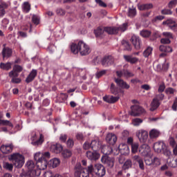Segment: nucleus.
I'll use <instances>...</instances> for the list:
<instances>
[{
    "mask_svg": "<svg viewBox=\"0 0 177 177\" xmlns=\"http://www.w3.org/2000/svg\"><path fill=\"white\" fill-rule=\"evenodd\" d=\"M3 48L1 52L3 59H9V57H12V55H13V50L12 48L6 47V44H3Z\"/></svg>",
    "mask_w": 177,
    "mask_h": 177,
    "instance_id": "9",
    "label": "nucleus"
},
{
    "mask_svg": "<svg viewBox=\"0 0 177 177\" xmlns=\"http://www.w3.org/2000/svg\"><path fill=\"white\" fill-rule=\"evenodd\" d=\"M131 42L133 45L135 49L136 50H139L140 49V45H142V41L140 38L136 35H133L131 38Z\"/></svg>",
    "mask_w": 177,
    "mask_h": 177,
    "instance_id": "12",
    "label": "nucleus"
},
{
    "mask_svg": "<svg viewBox=\"0 0 177 177\" xmlns=\"http://www.w3.org/2000/svg\"><path fill=\"white\" fill-rule=\"evenodd\" d=\"M131 112L130 113V115H132V117H139V115H142V114L146 113L145 109L139 105H134L131 106Z\"/></svg>",
    "mask_w": 177,
    "mask_h": 177,
    "instance_id": "4",
    "label": "nucleus"
},
{
    "mask_svg": "<svg viewBox=\"0 0 177 177\" xmlns=\"http://www.w3.org/2000/svg\"><path fill=\"white\" fill-rule=\"evenodd\" d=\"M118 150L122 156L129 154V147L127 144H120L118 147Z\"/></svg>",
    "mask_w": 177,
    "mask_h": 177,
    "instance_id": "17",
    "label": "nucleus"
},
{
    "mask_svg": "<svg viewBox=\"0 0 177 177\" xmlns=\"http://www.w3.org/2000/svg\"><path fill=\"white\" fill-rule=\"evenodd\" d=\"M48 165L50 168H57L59 165H60V159L57 158H55L53 159H51L48 162Z\"/></svg>",
    "mask_w": 177,
    "mask_h": 177,
    "instance_id": "22",
    "label": "nucleus"
},
{
    "mask_svg": "<svg viewBox=\"0 0 177 177\" xmlns=\"http://www.w3.org/2000/svg\"><path fill=\"white\" fill-rule=\"evenodd\" d=\"M134 76L135 75L133 73H131L128 70L124 69V77L125 78H132V77H134Z\"/></svg>",
    "mask_w": 177,
    "mask_h": 177,
    "instance_id": "46",
    "label": "nucleus"
},
{
    "mask_svg": "<svg viewBox=\"0 0 177 177\" xmlns=\"http://www.w3.org/2000/svg\"><path fill=\"white\" fill-rule=\"evenodd\" d=\"M122 45L124 46L125 50H132V47H131V44L128 41L123 40Z\"/></svg>",
    "mask_w": 177,
    "mask_h": 177,
    "instance_id": "40",
    "label": "nucleus"
},
{
    "mask_svg": "<svg viewBox=\"0 0 177 177\" xmlns=\"http://www.w3.org/2000/svg\"><path fill=\"white\" fill-rule=\"evenodd\" d=\"M26 167L28 169L27 171H30V172L38 170L35 169V163L32 160H28L26 163Z\"/></svg>",
    "mask_w": 177,
    "mask_h": 177,
    "instance_id": "25",
    "label": "nucleus"
},
{
    "mask_svg": "<svg viewBox=\"0 0 177 177\" xmlns=\"http://www.w3.org/2000/svg\"><path fill=\"white\" fill-rule=\"evenodd\" d=\"M160 104H161V103H160V102L158 100L153 98L151 103L150 111H154V110H157V109H158V107H160Z\"/></svg>",
    "mask_w": 177,
    "mask_h": 177,
    "instance_id": "28",
    "label": "nucleus"
},
{
    "mask_svg": "<svg viewBox=\"0 0 177 177\" xmlns=\"http://www.w3.org/2000/svg\"><path fill=\"white\" fill-rule=\"evenodd\" d=\"M8 76L10 77V78L12 79L19 77V73L14 71V69L12 68V70L9 72Z\"/></svg>",
    "mask_w": 177,
    "mask_h": 177,
    "instance_id": "51",
    "label": "nucleus"
},
{
    "mask_svg": "<svg viewBox=\"0 0 177 177\" xmlns=\"http://www.w3.org/2000/svg\"><path fill=\"white\" fill-rule=\"evenodd\" d=\"M37 70L32 69V71L28 75V76L26 77V82L27 84H30V82H32V81H34V80L37 77Z\"/></svg>",
    "mask_w": 177,
    "mask_h": 177,
    "instance_id": "21",
    "label": "nucleus"
},
{
    "mask_svg": "<svg viewBox=\"0 0 177 177\" xmlns=\"http://www.w3.org/2000/svg\"><path fill=\"white\" fill-rule=\"evenodd\" d=\"M165 92L166 95H174V93H175V92H176V90L172 87H169L165 90Z\"/></svg>",
    "mask_w": 177,
    "mask_h": 177,
    "instance_id": "49",
    "label": "nucleus"
},
{
    "mask_svg": "<svg viewBox=\"0 0 177 177\" xmlns=\"http://www.w3.org/2000/svg\"><path fill=\"white\" fill-rule=\"evenodd\" d=\"M176 5H177V0H171L168 3V6L169 8H172L174 6H176Z\"/></svg>",
    "mask_w": 177,
    "mask_h": 177,
    "instance_id": "63",
    "label": "nucleus"
},
{
    "mask_svg": "<svg viewBox=\"0 0 177 177\" xmlns=\"http://www.w3.org/2000/svg\"><path fill=\"white\" fill-rule=\"evenodd\" d=\"M83 149L84 150H89V149H92L91 142L86 141L84 142V144L83 145Z\"/></svg>",
    "mask_w": 177,
    "mask_h": 177,
    "instance_id": "61",
    "label": "nucleus"
},
{
    "mask_svg": "<svg viewBox=\"0 0 177 177\" xmlns=\"http://www.w3.org/2000/svg\"><path fill=\"white\" fill-rule=\"evenodd\" d=\"M14 147L13 144L3 145L1 146L0 150L3 154H9L13 151Z\"/></svg>",
    "mask_w": 177,
    "mask_h": 177,
    "instance_id": "14",
    "label": "nucleus"
},
{
    "mask_svg": "<svg viewBox=\"0 0 177 177\" xmlns=\"http://www.w3.org/2000/svg\"><path fill=\"white\" fill-rule=\"evenodd\" d=\"M10 161L12 162V165L15 168H21L24 165V156L19 153H14L10 156Z\"/></svg>",
    "mask_w": 177,
    "mask_h": 177,
    "instance_id": "3",
    "label": "nucleus"
},
{
    "mask_svg": "<svg viewBox=\"0 0 177 177\" xmlns=\"http://www.w3.org/2000/svg\"><path fill=\"white\" fill-rule=\"evenodd\" d=\"M165 143L162 141H158L153 144V150L156 153H162V150H165Z\"/></svg>",
    "mask_w": 177,
    "mask_h": 177,
    "instance_id": "11",
    "label": "nucleus"
},
{
    "mask_svg": "<svg viewBox=\"0 0 177 177\" xmlns=\"http://www.w3.org/2000/svg\"><path fill=\"white\" fill-rule=\"evenodd\" d=\"M9 7V4H8L5 1H0V17H3L5 16V14L6 13V11H5V9H8Z\"/></svg>",
    "mask_w": 177,
    "mask_h": 177,
    "instance_id": "19",
    "label": "nucleus"
},
{
    "mask_svg": "<svg viewBox=\"0 0 177 177\" xmlns=\"http://www.w3.org/2000/svg\"><path fill=\"white\" fill-rule=\"evenodd\" d=\"M165 91V83L164 82H162L158 87V93H162Z\"/></svg>",
    "mask_w": 177,
    "mask_h": 177,
    "instance_id": "52",
    "label": "nucleus"
},
{
    "mask_svg": "<svg viewBox=\"0 0 177 177\" xmlns=\"http://www.w3.org/2000/svg\"><path fill=\"white\" fill-rule=\"evenodd\" d=\"M101 161L102 164H105V165H107L109 168H113L114 167L115 160L114 158H111L108 156H103L101 158Z\"/></svg>",
    "mask_w": 177,
    "mask_h": 177,
    "instance_id": "6",
    "label": "nucleus"
},
{
    "mask_svg": "<svg viewBox=\"0 0 177 177\" xmlns=\"http://www.w3.org/2000/svg\"><path fill=\"white\" fill-rule=\"evenodd\" d=\"M106 140L109 145H114L117 142V136L113 133H109L106 135Z\"/></svg>",
    "mask_w": 177,
    "mask_h": 177,
    "instance_id": "16",
    "label": "nucleus"
},
{
    "mask_svg": "<svg viewBox=\"0 0 177 177\" xmlns=\"http://www.w3.org/2000/svg\"><path fill=\"white\" fill-rule=\"evenodd\" d=\"M95 172L97 176L103 177L106 175V169L102 164H95Z\"/></svg>",
    "mask_w": 177,
    "mask_h": 177,
    "instance_id": "8",
    "label": "nucleus"
},
{
    "mask_svg": "<svg viewBox=\"0 0 177 177\" xmlns=\"http://www.w3.org/2000/svg\"><path fill=\"white\" fill-rule=\"evenodd\" d=\"M164 97H165V95L162 94V93H159L158 94L156 95L154 99L158 100V102H161Z\"/></svg>",
    "mask_w": 177,
    "mask_h": 177,
    "instance_id": "50",
    "label": "nucleus"
},
{
    "mask_svg": "<svg viewBox=\"0 0 177 177\" xmlns=\"http://www.w3.org/2000/svg\"><path fill=\"white\" fill-rule=\"evenodd\" d=\"M12 69L19 74V73H21V71H23V66L20 65H15Z\"/></svg>",
    "mask_w": 177,
    "mask_h": 177,
    "instance_id": "57",
    "label": "nucleus"
},
{
    "mask_svg": "<svg viewBox=\"0 0 177 177\" xmlns=\"http://www.w3.org/2000/svg\"><path fill=\"white\" fill-rule=\"evenodd\" d=\"M44 177H62L60 174H53L50 171H48L44 173Z\"/></svg>",
    "mask_w": 177,
    "mask_h": 177,
    "instance_id": "43",
    "label": "nucleus"
},
{
    "mask_svg": "<svg viewBox=\"0 0 177 177\" xmlns=\"http://www.w3.org/2000/svg\"><path fill=\"white\" fill-rule=\"evenodd\" d=\"M44 143V135L40 134L39 138L37 141L32 142L33 146H41Z\"/></svg>",
    "mask_w": 177,
    "mask_h": 177,
    "instance_id": "37",
    "label": "nucleus"
},
{
    "mask_svg": "<svg viewBox=\"0 0 177 177\" xmlns=\"http://www.w3.org/2000/svg\"><path fill=\"white\" fill-rule=\"evenodd\" d=\"M66 146L69 148L73 147L74 146V140L71 138H68V140L66 141Z\"/></svg>",
    "mask_w": 177,
    "mask_h": 177,
    "instance_id": "62",
    "label": "nucleus"
},
{
    "mask_svg": "<svg viewBox=\"0 0 177 177\" xmlns=\"http://www.w3.org/2000/svg\"><path fill=\"white\" fill-rule=\"evenodd\" d=\"M59 140L62 143H66V141L67 140V135L64 133L60 134Z\"/></svg>",
    "mask_w": 177,
    "mask_h": 177,
    "instance_id": "58",
    "label": "nucleus"
},
{
    "mask_svg": "<svg viewBox=\"0 0 177 177\" xmlns=\"http://www.w3.org/2000/svg\"><path fill=\"white\" fill-rule=\"evenodd\" d=\"M71 50L74 55H78L79 52L81 56H88L92 52L89 45L83 41H80L77 44L73 43L71 45Z\"/></svg>",
    "mask_w": 177,
    "mask_h": 177,
    "instance_id": "1",
    "label": "nucleus"
},
{
    "mask_svg": "<svg viewBox=\"0 0 177 177\" xmlns=\"http://www.w3.org/2000/svg\"><path fill=\"white\" fill-rule=\"evenodd\" d=\"M75 177H89L81 163H77L75 166Z\"/></svg>",
    "mask_w": 177,
    "mask_h": 177,
    "instance_id": "5",
    "label": "nucleus"
},
{
    "mask_svg": "<svg viewBox=\"0 0 177 177\" xmlns=\"http://www.w3.org/2000/svg\"><path fill=\"white\" fill-rule=\"evenodd\" d=\"M101 64L104 67H110V66L114 64V57L111 55L104 57L101 61Z\"/></svg>",
    "mask_w": 177,
    "mask_h": 177,
    "instance_id": "7",
    "label": "nucleus"
},
{
    "mask_svg": "<svg viewBox=\"0 0 177 177\" xmlns=\"http://www.w3.org/2000/svg\"><path fill=\"white\" fill-rule=\"evenodd\" d=\"M51 150L57 154L63 151V147L60 144H54L51 145Z\"/></svg>",
    "mask_w": 177,
    "mask_h": 177,
    "instance_id": "27",
    "label": "nucleus"
},
{
    "mask_svg": "<svg viewBox=\"0 0 177 177\" xmlns=\"http://www.w3.org/2000/svg\"><path fill=\"white\" fill-rule=\"evenodd\" d=\"M163 24H166L171 30H174L175 28H177V24H175V21H174L171 19H169V20L166 21L165 22H163Z\"/></svg>",
    "mask_w": 177,
    "mask_h": 177,
    "instance_id": "33",
    "label": "nucleus"
},
{
    "mask_svg": "<svg viewBox=\"0 0 177 177\" xmlns=\"http://www.w3.org/2000/svg\"><path fill=\"white\" fill-rule=\"evenodd\" d=\"M85 169L86 171V174H88V176H89V175H91L93 171H95V167H93V165H89Z\"/></svg>",
    "mask_w": 177,
    "mask_h": 177,
    "instance_id": "47",
    "label": "nucleus"
},
{
    "mask_svg": "<svg viewBox=\"0 0 177 177\" xmlns=\"http://www.w3.org/2000/svg\"><path fill=\"white\" fill-rule=\"evenodd\" d=\"M31 174L32 171H23L19 174V177H31Z\"/></svg>",
    "mask_w": 177,
    "mask_h": 177,
    "instance_id": "55",
    "label": "nucleus"
},
{
    "mask_svg": "<svg viewBox=\"0 0 177 177\" xmlns=\"http://www.w3.org/2000/svg\"><path fill=\"white\" fill-rule=\"evenodd\" d=\"M123 57L126 62L131 63V64H135L139 62V59H138V57H133L131 55H124Z\"/></svg>",
    "mask_w": 177,
    "mask_h": 177,
    "instance_id": "24",
    "label": "nucleus"
},
{
    "mask_svg": "<svg viewBox=\"0 0 177 177\" xmlns=\"http://www.w3.org/2000/svg\"><path fill=\"white\" fill-rule=\"evenodd\" d=\"M152 52H153V48L149 46L147 48L146 50H144L143 56L145 57H149V56L151 55Z\"/></svg>",
    "mask_w": 177,
    "mask_h": 177,
    "instance_id": "38",
    "label": "nucleus"
},
{
    "mask_svg": "<svg viewBox=\"0 0 177 177\" xmlns=\"http://www.w3.org/2000/svg\"><path fill=\"white\" fill-rule=\"evenodd\" d=\"M127 16L129 17H135L136 16V8L133 6L129 8Z\"/></svg>",
    "mask_w": 177,
    "mask_h": 177,
    "instance_id": "34",
    "label": "nucleus"
},
{
    "mask_svg": "<svg viewBox=\"0 0 177 177\" xmlns=\"http://www.w3.org/2000/svg\"><path fill=\"white\" fill-rule=\"evenodd\" d=\"M162 35L165 37V38H167L169 39H171L172 38H174V37L172 36V33L169 32H165L162 33Z\"/></svg>",
    "mask_w": 177,
    "mask_h": 177,
    "instance_id": "64",
    "label": "nucleus"
},
{
    "mask_svg": "<svg viewBox=\"0 0 177 177\" xmlns=\"http://www.w3.org/2000/svg\"><path fill=\"white\" fill-rule=\"evenodd\" d=\"M30 10L31 6L30 5V3H28V2H25L23 5L24 12H25L26 13H28V12H30Z\"/></svg>",
    "mask_w": 177,
    "mask_h": 177,
    "instance_id": "41",
    "label": "nucleus"
},
{
    "mask_svg": "<svg viewBox=\"0 0 177 177\" xmlns=\"http://www.w3.org/2000/svg\"><path fill=\"white\" fill-rule=\"evenodd\" d=\"M133 160L138 163L139 168L141 169L142 171H145V163L140 156L136 155L133 157Z\"/></svg>",
    "mask_w": 177,
    "mask_h": 177,
    "instance_id": "20",
    "label": "nucleus"
},
{
    "mask_svg": "<svg viewBox=\"0 0 177 177\" xmlns=\"http://www.w3.org/2000/svg\"><path fill=\"white\" fill-rule=\"evenodd\" d=\"M86 156L87 158L90 160V161H96L99 160V158H100V155L97 152H96V151H88L86 153Z\"/></svg>",
    "mask_w": 177,
    "mask_h": 177,
    "instance_id": "13",
    "label": "nucleus"
},
{
    "mask_svg": "<svg viewBox=\"0 0 177 177\" xmlns=\"http://www.w3.org/2000/svg\"><path fill=\"white\" fill-rule=\"evenodd\" d=\"M140 35L143 37V38H149V35H151V32L147 30H143L140 32Z\"/></svg>",
    "mask_w": 177,
    "mask_h": 177,
    "instance_id": "44",
    "label": "nucleus"
},
{
    "mask_svg": "<svg viewBox=\"0 0 177 177\" xmlns=\"http://www.w3.org/2000/svg\"><path fill=\"white\" fill-rule=\"evenodd\" d=\"M159 50H160V52H164L165 53H169L172 52V48L169 46H165L164 45H161L159 47Z\"/></svg>",
    "mask_w": 177,
    "mask_h": 177,
    "instance_id": "36",
    "label": "nucleus"
},
{
    "mask_svg": "<svg viewBox=\"0 0 177 177\" xmlns=\"http://www.w3.org/2000/svg\"><path fill=\"white\" fill-rule=\"evenodd\" d=\"M34 158H35V161H37V162H38L41 160H44V158L42 157V153H41V152L36 153L35 154Z\"/></svg>",
    "mask_w": 177,
    "mask_h": 177,
    "instance_id": "53",
    "label": "nucleus"
},
{
    "mask_svg": "<svg viewBox=\"0 0 177 177\" xmlns=\"http://www.w3.org/2000/svg\"><path fill=\"white\" fill-rule=\"evenodd\" d=\"M137 136L141 143H145L149 138V133L147 131L141 130L138 132Z\"/></svg>",
    "mask_w": 177,
    "mask_h": 177,
    "instance_id": "15",
    "label": "nucleus"
},
{
    "mask_svg": "<svg viewBox=\"0 0 177 177\" xmlns=\"http://www.w3.org/2000/svg\"><path fill=\"white\" fill-rule=\"evenodd\" d=\"M152 3L138 4V8L139 10H149V9H152Z\"/></svg>",
    "mask_w": 177,
    "mask_h": 177,
    "instance_id": "29",
    "label": "nucleus"
},
{
    "mask_svg": "<svg viewBox=\"0 0 177 177\" xmlns=\"http://www.w3.org/2000/svg\"><path fill=\"white\" fill-rule=\"evenodd\" d=\"M110 91L111 93H113V95H118V93L121 92V89L115 86V84H114L113 83H111V84Z\"/></svg>",
    "mask_w": 177,
    "mask_h": 177,
    "instance_id": "31",
    "label": "nucleus"
},
{
    "mask_svg": "<svg viewBox=\"0 0 177 177\" xmlns=\"http://www.w3.org/2000/svg\"><path fill=\"white\" fill-rule=\"evenodd\" d=\"M37 165L40 169H46V167H48V161L45 158H43V159L37 162Z\"/></svg>",
    "mask_w": 177,
    "mask_h": 177,
    "instance_id": "26",
    "label": "nucleus"
},
{
    "mask_svg": "<svg viewBox=\"0 0 177 177\" xmlns=\"http://www.w3.org/2000/svg\"><path fill=\"white\" fill-rule=\"evenodd\" d=\"M41 175V170L32 171L30 177H39Z\"/></svg>",
    "mask_w": 177,
    "mask_h": 177,
    "instance_id": "60",
    "label": "nucleus"
},
{
    "mask_svg": "<svg viewBox=\"0 0 177 177\" xmlns=\"http://www.w3.org/2000/svg\"><path fill=\"white\" fill-rule=\"evenodd\" d=\"M62 157H64V158H68V157H71L73 153L71 152L70 150L66 149L62 151Z\"/></svg>",
    "mask_w": 177,
    "mask_h": 177,
    "instance_id": "45",
    "label": "nucleus"
},
{
    "mask_svg": "<svg viewBox=\"0 0 177 177\" xmlns=\"http://www.w3.org/2000/svg\"><path fill=\"white\" fill-rule=\"evenodd\" d=\"M107 73V70H102L101 71H97L95 73L96 78H100V77H103V75H106Z\"/></svg>",
    "mask_w": 177,
    "mask_h": 177,
    "instance_id": "54",
    "label": "nucleus"
},
{
    "mask_svg": "<svg viewBox=\"0 0 177 177\" xmlns=\"http://www.w3.org/2000/svg\"><path fill=\"white\" fill-rule=\"evenodd\" d=\"M149 135L150 139H157L161 135V132H160V130L153 129L149 131Z\"/></svg>",
    "mask_w": 177,
    "mask_h": 177,
    "instance_id": "23",
    "label": "nucleus"
},
{
    "mask_svg": "<svg viewBox=\"0 0 177 177\" xmlns=\"http://www.w3.org/2000/svg\"><path fill=\"white\" fill-rule=\"evenodd\" d=\"M56 13L58 16H64V15H66V11L62 8H57Z\"/></svg>",
    "mask_w": 177,
    "mask_h": 177,
    "instance_id": "59",
    "label": "nucleus"
},
{
    "mask_svg": "<svg viewBox=\"0 0 177 177\" xmlns=\"http://www.w3.org/2000/svg\"><path fill=\"white\" fill-rule=\"evenodd\" d=\"M0 125H6L10 127V128H13V124L9 120H0Z\"/></svg>",
    "mask_w": 177,
    "mask_h": 177,
    "instance_id": "48",
    "label": "nucleus"
},
{
    "mask_svg": "<svg viewBox=\"0 0 177 177\" xmlns=\"http://www.w3.org/2000/svg\"><path fill=\"white\" fill-rule=\"evenodd\" d=\"M127 27H128V24L125 23L120 27H106L104 29L102 28H97V29L94 30V32L95 37H102V35L104 34V31L110 35L118 34V31H121L122 32L126 31Z\"/></svg>",
    "mask_w": 177,
    "mask_h": 177,
    "instance_id": "2",
    "label": "nucleus"
},
{
    "mask_svg": "<svg viewBox=\"0 0 177 177\" xmlns=\"http://www.w3.org/2000/svg\"><path fill=\"white\" fill-rule=\"evenodd\" d=\"M131 153H133V154H136L139 149V144L138 142H134V144H131Z\"/></svg>",
    "mask_w": 177,
    "mask_h": 177,
    "instance_id": "39",
    "label": "nucleus"
},
{
    "mask_svg": "<svg viewBox=\"0 0 177 177\" xmlns=\"http://www.w3.org/2000/svg\"><path fill=\"white\" fill-rule=\"evenodd\" d=\"M132 168V160L127 159L122 165V169L127 170Z\"/></svg>",
    "mask_w": 177,
    "mask_h": 177,
    "instance_id": "35",
    "label": "nucleus"
},
{
    "mask_svg": "<svg viewBox=\"0 0 177 177\" xmlns=\"http://www.w3.org/2000/svg\"><path fill=\"white\" fill-rule=\"evenodd\" d=\"M0 68L1 70H5L6 71H9L10 68H12V63L10 62H7V63H1L0 64Z\"/></svg>",
    "mask_w": 177,
    "mask_h": 177,
    "instance_id": "32",
    "label": "nucleus"
},
{
    "mask_svg": "<svg viewBox=\"0 0 177 177\" xmlns=\"http://www.w3.org/2000/svg\"><path fill=\"white\" fill-rule=\"evenodd\" d=\"M142 122H143V120L140 118H135L132 120V124L134 127H139Z\"/></svg>",
    "mask_w": 177,
    "mask_h": 177,
    "instance_id": "42",
    "label": "nucleus"
},
{
    "mask_svg": "<svg viewBox=\"0 0 177 177\" xmlns=\"http://www.w3.org/2000/svg\"><path fill=\"white\" fill-rule=\"evenodd\" d=\"M120 100V97H114L113 95H105L103 97V100L106 102V103H115V102H118Z\"/></svg>",
    "mask_w": 177,
    "mask_h": 177,
    "instance_id": "18",
    "label": "nucleus"
},
{
    "mask_svg": "<svg viewBox=\"0 0 177 177\" xmlns=\"http://www.w3.org/2000/svg\"><path fill=\"white\" fill-rule=\"evenodd\" d=\"M3 167L6 169H8V171H12L13 169V164L9 162H5L3 164Z\"/></svg>",
    "mask_w": 177,
    "mask_h": 177,
    "instance_id": "56",
    "label": "nucleus"
},
{
    "mask_svg": "<svg viewBox=\"0 0 177 177\" xmlns=\"http://www.w3.org/2000/svg\"><path fill=\"white\" fill-rule=\"evenodd\" d=\"M91 149L93 150V151H97L99 149H100V144L99 141L94 140H92L91 142Z\"/></svg>",
    "mask_w": 177,
    "mask_h": 177,
    "instance_id": "30",
    "label": "nucleus"
},
{
    "mask_svg": "<svg viewBox=\"0 0 177 177\" xmlns=\"http://www.w3.org/2000/svg\"><path fill=\"white\" fill-rule=\"evenodd\" d=\"M114 81L117 86H119V88H121L122 89H129V88H131V86L127 84V82L124 81V80L121 78L115 77Z\"/></svg>",
    "mask_w": 177,
    "mask_h": 177,
    "instance_id": "10",
    "label": "nucleus"
}]
</instances>
